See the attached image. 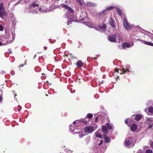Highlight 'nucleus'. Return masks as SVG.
I'll return each instance as SVG.
<instances>
[{
	"label": "nucleus",
	"mask_w": 153,
	"mask_h": 153,
	"mask_svg": "<svg viewBox=\"0 0 153 153\" xmlns=\"http://www.w3.org/2000/svg\"><path fill=\"white\" fill-rule=\"evenodd\" d=\"M80 122L79 120H76L73 122L70 126L69 131L71 132H74V133H77L78 131L80 130V127L79 125L80 124Z\"/></svg>",
	"instance_id": "nucleus-1"
},
{
	"label": "nucleus",
	"mask_w": 153,
	"mask_h": 153,
	"mask_svg": "<svg viewBox=\"0 0 153 153\" xmlns=\"http://www.w3.org/2000/svg\"><path fill=\"white\" fill-rule=\"evenodd\" d=\"M135 141L134 137H130L126 138L124 141V143L127 147L131 148L134 146Z\"/></svg>",
	"instance_id": "nucleus-2"
},
{
	"label": "nucleus",
	"mask_w": 153,
	"mask_h": 153,
	"mask_svg": "<svg viewBox=\"0 0 153 153\" xmlns=\"http://www.w3.org/2000/svg\"><path fill=\"white\" fill-rule=\"evenodd\" d=\"M7 14L5 11L4 5L3 3H1L0 4V17L3 20H6V19L4 16L7 17Z\"/></svg>",
	"instance_id": "nucleus-3"
},
{
	"label": "nucleus",
	"mask_w": 153,
	"mask_h": 153,
	"mask_svg": "<svg viewBox=\"0 0 153 153\" xmlns=\"http://www.w3.org/2000/svg\"><path fill=\"white\" fill-rule=\"evenodd\" d=\"M39 6L38 4L35 3V2H33L32 4H31V6L33 10L34 9V10L33 11V13H38L39 11L40 12H43L42 10V9L41 8H39L38 9L37 8H36V10H35V9L36 7H37Z\"/></svg>",
	"instance_id": "nucleus-4"
},
{
	"label": "nucleus",
	"mask_w": 153,
	"mask_h": 153,
	"mask_svg": "<svg viewBox=\"0 0 153 153\" xmlns=\"http://www.w3.org/2000/svg\"><path fill=\"white\" fill-rule=\"evenodd\" d=\"M112 128V126L108 123L106 125V127L103 126L102 127V130L103 132L105 134H106L108 132V129H111Z\"/></svg>",
	"instance_id": "nucleus-5"
},
{
	"label": "nucleus",
	"mask_w": 153,
	"mask_h": 153,
	"mask_svg": "<svg viewBox=\"0 0 153 153\" xmlns=\"http://www.w3.org/2000/svg\"><path fill=\"white\" fill-rule=\"evenodd\" d=\"M123 24L125 28L127 30H129L131 29V26L128 24V21L125 18L124 19Z\"/></svg>",
	"instance_id": "nucleus-6"
},
{
	"label": "nucleus",
	"mask_w": 153,
	"mask_h": 153,
	"mask_svg": "<svg viewBox=\"0 0 153 153\" xmlns=\"http://www.w3.org/2000/svg\"><path fill=\"white\" fill-rule=\"evenodd\" d=\"M93 131V128L92 126H88L85 128V131L86 133H87L88 134L91 133Z\"/></svg>",
	"instance_id": "nucleus-7"
},
{
	"label": "nucleus",
	"mask_w": 153,
	"mask_h": 153,
	"mask_svg": "<svg viewBox=\"0 0 153 153\" xmlns=\"http://www.w3.org/2000/svg\"><path fill=\"white\" fill-rule=\"evenodd\" d=\"M116 35L114 34L108 37L109 40L111 42H116Z\"/></svg>",
	"instance_id": "nucleus-8"
},
{
	"label": "nucleus",
	"mask_w": 153,
	"mask_h": 153,
	"mask_svg": "<svg viewBox=\"0 0 153 153\" xmlns=\"http://www.w3.org/2000/svg\"><path fill=\"white\" fill-rule=\"evenodd\" d=\"M137 40L140 41L142 43H143L144 44L153 46V43L151 42H146L145 40H142L141 39H137Z\"/></svg>",
	"instance_id": "nucleus-9"
},
{
	"label": "nucleus",
	"mask_w": 153,
	"mask_h": 153,
	"mask_svg": "<svg viewBox=\"0 0 153 153\" xmlns=\"http://www.w3.org/2000/svg\"><path fill=\"white\" fill-rule=\"evenodd\" d=\"M137 128V126L135 124H132L131 125L130 127L131 130L133 132H134L135 130H136Z\"/></svg>",
	"instance_id": "nucleus-10"
},
{
	"label": "nucleus",
	"mask_w": 153,
	"mask_h": 153,
	"mask_svg": "<svg viewBox=\"0 0 153 153\" xmlns=\"http://www.w3.org/2000/svg\"><path fill=\"white\" fill-rule=\"evenodd\" d=\"M115 71L117 72V73H120V74H122L123 73H125L126 71H128L130 72V71H129V69H126L125 71H124V69L123 68V70L122 71L121 70H120L119 69H115Z\"/></svg>",
	"instance_id": "nucleus-11"
},
{
	"label": "nucleus",
	"mask_w": 153,
	"mask_h": 153,
	"mask_svg": "<svg viewBox=\"0 0 153 153\" xmlns=\"http://www.w3.org/2000/svg\"><path fill=\"white\" fill-rule=\"evenodd\" d=\"M86 5L89 7H95L97 6V4L91 2H88L86 3Z\"/></svg>",
	"instance_id": "nucleus-12"
},
{
	"label": "nucleus",
	"mask_w": 153,
	"mask_h": 153,
	"mask_svg": "<svg viewBox=\"0 0 153 153\" xmlns=\"http://www.w3.org/2000/svg\"><path fill=\"white\" fill-rule=\"evenodd\" d=\"M107 11L106 10H104L100 12L99 13V16H100L101 17H103V16L107 13Z\"/></svg>",
	"instance_id": "nucleus-13"
},
{
	"label": "nucleus",
	"mask_w": 153,
	"mask_h": 153,
	"mask_svg": "<svg viewBox=\"0 0 153 153\" xmlns=\"http://www.w3.org/2000/svg\"><path fill=\"white\" fill-rule=\"evenodd\" d=\"M59 6L60 7H62L67 9V2L65 1L64 3L60 4Z\"/></svg>",
	"instance_id": "nucleus-14"
},
{
	"label": "nucleus",
	"mask_w": 153,
	"mask_h": 153,
	"mask_svg": "<svg viewBox=\"0 0 153 153\" xmlns=\"http://www.w3.org/2000/svg\"><path fill=\"white\" fill-rule=\"evenodd\" d=\"M133 45V44H132L131 45H130L128 43H124L123 44V46L124 48H129L132 46Z\"/></svg>",
	"instance_id": "nucleus-15"
},
{
	"label": "nucleus",
	"mask_w": 153,
	"mask_h": 153,
	"mask_svg": "<svg viewBox=\"0 0 153 153\" xmlns=\"http://www.w3.org/2000/svg\"><path fill=\"white\" fill-rule=\"evenodd\" d=\"M95 136L97 137H98L100 138H102V136L100 133V131L99 130L97 131L95 134Z\"/></svg>",
	"instance_id": "nucleus-16"
},
{
	"label": "nucleus",
	"mask_w": 153,
	"mask_h": 153,
	"mask_svg": "<svg viewBox=\"0 0 153 153\" xmlns=\"http://www.w3.org/2000/svg\"><path fill=\"white\" fill-rule=\"evenodd\" d=\"M109 23L110 25L113 27H115V25L114 24V22L113 19L111 18L110 20H109Z\"/></svg>",
	"instance_id": "nucleus-17"
},
{
	"label": "nucleus",
	"mask_w": 153,
	"mask_h": 153,
	"mask_svg": "<svg viewBox=\"0 0 153 153\" xmlns=\"http://www.w3.org/2000/svg\"><path fill=\"white\" fill-rule=\"evenodd\" d=\"M142 115L141 114H137L135 117V119L137 121H139L142 118Z\"/></svg>",
	"instance_id": "nucleus-18"
},
{
	"label": "nucleus",
	"mask_w": 153,
	"mask_h": 153,
	"mask_svg": "<svg viewBox=\"0 0 153 153\" xmlns=\"http://www.w3.org/2000/svg\"><path fill=\"white\" fill-rule=\"evenodd\" d=\"M105 134L104 137V139H105V142L106 143H108L110 141V139L109 137H107L106 135Z\"/></svg>",
	"instance_id": "nucleus-19"
},
{
	"label": "nucleus",
	"mask_w": 153,
	"mask_h": 153,
	"mask_svg": "<svg viewBox=\"0 0 153 153\" xmlns=\"http://www.w3.org/2000/svg\"><path fill=\"white\" fill-rule=\"evenodd\" d=\"M82 62L81 61H78L76 63L77 66L80 68L82 66Z\"/></svg>",
	"instance_id": "nucleus-20"
},
{
	"label": "nucleus",
	"mask_w": 153,
	"mask_h": 153,
	"mask_svg": "<svg viewBox=\"0 0 153 153\" xmlns=\"http://www.w3.org/2000/svg\"><path fill=\"white\" fill-rule=\"evenodd\" d=\"M147 35L149 36L151 38V39L153 41V34H152L149 32H148V33L146 34Z\"/></svg>",
	"instance_id": "nucleus-21"
},
{
	"label": "nucleus",
	"mask_w": 153,
	"mask_h": 153,
	"mask_svg": "<svg viewBox=\"0 0 153 153\" xmlns=\"http://www.w3.org/2000/svg\"><path fill=\"white\" fill-rule=\"evenodd\" d=\"M117 38L118 40V41L119 42H123V40L120 35H118L117 36Z\"/></svg>",
	"instance_id": "nucleus-22"
},
{
	"label": "nucleus",
	"mask_w": 153,
	"mask_h": 153,
	"mask_svg": "<svg viewBox=\"0 0 153 153\" xmlns=\"http://www.w3.org/2000/svg\"><path fill=\"white\" fill-rule=\"evenodd\" d=\"M68 10L71 13H74V10L72 8L68 6Z\"/></svg>",
	"instance_id": "nucleus-23"
},
{
	"label": "nucleus",
	"mask_w": 153,
	"mask_h": 153,
	"mask_svg": "<svg viewBox=\"0 0 153 153\" xmlns=\"http://www.w3.org/2000/svg\"><path fill=\"white\" fill-rule=\"evenodd\" d=\"M116 8L117 10V13L119 15H120V16L122 15V13L121 10L118 7H116Z\"/></svg>",
	"instance_id": "nucleus-24"
},
{
	"label": "nucleus",
	"mask_w": 153,
	"mask_h": 153,
	"mask_svg": "<svg viewBox=\"0 0 153 153\" xmlns=\"http://www.w3.org/2000/svg\"><path fill=\"white\" fill-rule=\"evenodd\" d=\"M87 26H88V27H90L91 28H92L94 26V25L92 24H90V23H86L85 24V25Z\"/></svg>",
	"instance_id": "nucleus-25"
},
{
	"label": "nucleus",
	"mask_w": 153,
	"mask_h": 153,
	"mask_svg": "<svg viewBox=\"0 0 153 153\" xmlns=\"http://www.w3.org/2000/svg\"><path fill=\"white\" fill-rule=\"evenodd\" d=\"M79 131H78V133H79V137H80V138H81L82 137H83V136H84L85 135V134H83V133H82V132H80Z\"/></svg>",
	"instance_id": "nucleus-26"
},
{
	"label": "nucleus",
	"mask_w": 153,
	"mask_h": 153,
	"mask_svg": "<svg viewBox=\"0 0 153 153\" xmlns=\"http://www.w3.org/2000/svg\"><path fill=\"white\" fill-rule=\"evenodd\" d=\"M114 8V7L113 6H111L108 7H107L106 8V10H111V9H112Z\"/></svg>",
	"instance_id": "nucleus-27"
},
{
	"label": "nucleus",
	"mask_w": 153,
	"mask_h": 153,
	"mask_svg": "<svg viewBox=\"0 0 153 153\" xmlns=\"http://www.w3.org/2000/svg\"><path fill=\"white\" fill-rule=\"evenodd\" d=\"M99 28L101 29H105L106 28V26L105 25L100 26Z\"/></svg>",
	"instance_id": "nucleus-28"
},
{
	"label": "nucleus",
	"mask_w": 153,
	"mask_h": 153,
	"mask_svg": "<svg viewBox=\"0 0 153 153\" xmlns=\"http://www.w3.org/2000/svg\"><path fill=\"white\" fill-rule=\"evenodd\" d=\"M149 112L151 113H153V107H150L149 108Z\"/></svg>",
	"instance_id": "nucleus-29"
},
{
	"label": "nucleus",
	"mask_w": 153,
	"mask_h": 153,
	"mask_svg": "<svg viewBox=\"0 0 153 153\" xmlns=\"http://www.w3.org/2000/svg\"><path fill=\"white\" fill-rule=\"evenodd\" d=\"M87 117L89 118H91L93 117V115L92 114H87Z\"/></svg>",
	"instance_id": "nucleus-30"
},
{
	"label": "nucleus",
	"mask_w": 153,
	"mask_h": 153,
	"mask_svg": "<svg viewBox=\"0 0 153 153\" xmlns=\"http://www.w3.org/2000/svg\"><path fill=\"white\" fill-rule=\"evenodd\" d=\"M146 153H152V151L151 149H148L146 151Z\"/></svg>",
	"instance_id": "nucleus-31"
},
{
	"label": "nucleus",
	"mask_w": 153,
	"mask_h": 153,
	"mask_svg": "<svg viewBox=\"0 0 153 153\" xmlns=\"http://www.w3.org/2000/svg\"><path fill=\"white\" fill-rule=\"evenodd\" d=\"M4 30V28L2 25H0V31H3Z\"/></svg>",
	"instance_id": "nucleus-32"
},
{
	"label": "nucleus",
	"mask_w": 153,
	"mask_h": 153,
	"mask_svg": "<svg viewBox=\"0 0 153 153\" xmlns=\"http://www.w3.org/2000/svg\"><path fill=\"white\" fill-rule=\"evenodd\" d=\"M77 2L79 3L81 5H82V2L81 0H76Z\"/></svg>",
	"instance_id": "nucleus-33"
},
{
	"label": "nucleus",
	"mask_w": 153,
	"mask_h": 153,
	"mask_svg": "<svg viewBox=\"0 0 153 153\" xmlns=\"http://www.w3.org/2000/svg\"><path fill=\"white\" fill-rule=\"evenodd\" d=\"M129 122V119H127L125 120V123L126 124H127Z\"/></svg>",
	"instance_id": "nucleus-34"
},
{
	"label": "nucleus",
	"mask_w": 153,
	"mask_h": 153,
	"mask_svg": "<svg viewBox=\"0 0 153 153\" xmlns=\"http://www.w3.org/2000/svg\"><path fill=\"white\" fill-rule=\"evenodd\" d=\"M10 74L12 75H14V74H15V72L14 71H11V72H10Z\"/></svg>",
	"instance_id": "nucleus-35"
},
{
	"label": "nucleus",
	"mask_w": 153,
	"mask_h": 153,
	"mask_svg": "<svg viewBox=\"0 0 153 153\" xmlns=\"http://www.w3.org/2000/svg\"><path fill=\"white\" fill-rule=\"evenodd\" d=\"M103 142V140H101L100 141V142L98 144V145H101L102 143Z\"/></svg>",
	"instance_id": "nucleus-36"
},
{
	"label": "nucleus",
	"mask_w": 153,
	"mask_h": 153,
	"mask_svg": "<svg viewBox=\"0 0 153 153\" xmlns=\"http://www.w3.org/2000/svg\"><path fill=\"white\" fill-rule=\"evenodd\" d=\"M152 120V119L151 118H148L147 120V121H151Z\"/></svg>",
	"instance_id": "nucleus-37"
},
{
	"label": "nucleus",
	"mask_w": 153,
	"mask_h": 153,
	"mask_svg": "<svg viewBox=\"0 0 153 153\" xmlns=\"http://www.w3.org/2000/svg\"><path fill=\"white\" fill-rule=\"evenodd\" d=\"M150 146L153 148V142H152L150 144Z\"/></svg>",
	"instance_id": "nucleus-38"
},
{
	"label": "nucleus",
	"mask_w": 153,
	"mask_h": 153,
	"mask_svg": "<svg viewBox=\"0 0 153 153\" xmlns=\"http://www.w3.org/2000/svg\"><path fill=\"white\" fill-rule=\"evenodd\" d=\"M3 91H2L0 89V94H2Z\"/></svg>",
	"instance_id": "nucleus-39"
},
{
	"label": "nucleus",
	"mask_w": 153,
	"mask_h": 153,
	"mask_svg": "<svg viewBox=\"0 0 153 153\" xmlns=\"http://www.w3.org/2000/svg\"><path fill=\"white\" fill-rule=\"evenodd\" d=\"M152 126L150 124L149 126V128H152Z\"/></svg>",
	"instance_id": "nucleus-40"
},
{
	"label": "nucleus",
	"mask_w": 153,
	"mask_h": 153,
	"mask_svg": "<svg viewBox=\"0 0 153 153\" xmlns=\"http://www.w3.org/2000/svg\"><path fill=\"white\" fill-rule=\"evenodd\" d=\"M5 72L4 71H2L1 72V73L2 74H5Z\"/></svg>",
	"instance_id": "nucleus-41"
},
{
	"label": "nucleus",
	"mask_w": 153,
	"mask_h": 153,
	"mask_svg": "<svg viewBox=\"0 0 153 153\" xmlns=\"http://www.w3.org/2000/svg\"><path fill=\"white\" fill-rule=\"evenodd\" d=\"M97 119H98V117H96L95 119V121L96 122H97Z\"/></svg>",
	"instance_id": "nucleus-42"
},
{
	"label": "nucleus",
	"mask_w": 153,
	"mask_h": 153,
	"mask_svg": "<svg viewBox=\"0 0 153 153\" xmlns=\"http://www.w3.org/2000/svg\"><path fill=\"white\" fill-rule=\"evenodd\" d=\"M73 19H71L70 20V23H71V22L73 21Z\"/></svg>",
	"instance_id": "nucleus-43"
},
{
	"label": "nucleus",
	"mask_w": 153,
	"mask_h": 153,
	"mask_svg": "<svg viewBox=\"0 0 153 153\" xmlns=\"http://www.w3.org/2000/svg\"><path fill=\"white\" fill-rule=\"evenodd\" d=\"M2 100V98L1 96H0V102Z\"/></svg>",
	"instance_id": "nucleus-44"
},
{
	"label": "nucleus",
	"mask_w": 153,
	"mask_h": 153,
	"mask_svg": "<svg viewBox=\"0 0 153 153\" xmlns=\"http://www.w3.org/2000/svg\"><path fill=\"white\" fill-rule=\"evenodd\" d=\"M44 49H45L46 50V49H47V47H44Z\"/></svg>",
	"instance_id": "nucleus-45"
},
{
	"label": "nucleus",
	"mask_w": 153,
	"mask_h": 153,
	"mask_svg": "<svg viewBox=\"0 0 153 153\" xmlns=\"http://www.w3.org/2000/svg\"><path fill=\"white\" fill-rule=\"evenodd\" d=\"M2 45V44L1 43V41H0V46H1Z\"/></svg>",
	"instance_id": "nucleus-46"
},
{
	"label": "nucleus",
	"mask_w": 153,
	"mask_h": 153,
	"mask_svg": "<svg viewBox=\"0 0 153 153\" xmlns=\"http://www.w3.org/2000/svg\"><path fill=\"white\" fill-rule=\"evenodd\" d=\"M22 66H23V65H20V67H22Z\"/></svg>",
	"instance_id": "nucleus-47"
},
{
	"label": "nucleus",
	"mask_w": 153,
	"mask_h": 153,
	"mask_svg": "<svg viewBox=\"0 0 153 153\" xmlns=\"http://www.w3.org/2000/svg\"><path fill=\"white\" fill-rule=\"evenodd\" d=\"M45 95H46V96H48V95L47 94H46Z\"/></svg>",
	"instance_id": "nucleus-48"
},
{
	"label": "nucleus",
	"mask_w": 153,
	"mask_h": 153,
	"mask_svg": "<svg viewBox=\"0 0 153 153\" xmlns=\"http://www.w3.org/2000/svg\"><path fill=\"white\" fill-rule=\"evenodd\" d=\"M69 25V23H68V25Z\"/></svg>",
	"instance_id": "nucleus-49"
},
{
	"label": "nucleus",
	"mask_w": 153,
	"mask_h": 153,
	"mask_svg": "<svg viewBox=\"0 0 153 153\" xmlns=\"http://www.w3.org/2000/svg\"><path fill=\"white\" fill-rule=\"evenodd\" d=\"M94 59H96L95 58V57H94Z\"/></svg>",
	"instance_id": "nucleus-50"
},
{
	"label": "nucleus",
	"mask_w": 153,
	"mask_h": 153,
	"mask_svg": "<svg viewBox=\"0 0 153 153\" xmlns=\"http://www.w3.org/2000/svg\"><path fill=\"white\" fill-rule=\"evenodd\" d=\"M145 147V146H144V147H143V148H145V147Z\"/></svg>",
	"instance_id": "nucleus-51"
},
{
	"label": "nucleus",
	"mask_w": 153,
	"mask_h": 153,
	"mask_svg": "<svg viewBox=\"0 0 153 153\" xmlns=\"http://www.w3.org/2000/svg\"><path fill=\"white\" fill-rule=\"evenodd\" d=\"M145 147V146H144V147H143V148H145V147Z\"/></svg>",
	"instance_id": "nucleus-52"
},
{
	"label": "nucleus",
	"mask_w": 153,
	"mask_h": 153,
	"mask_svg": "<svg viewBox=\"0 0 153 153\" xmlns=\"http://www.w3.org/2000/svg\"><path fill=\"white\" fill-rule=\"evenodd\" d=\"M145 147V146H144V147H143V148H145V147Z\"/></svg>",
	"instance_id": "nucleus-53"
}]
</instances>
